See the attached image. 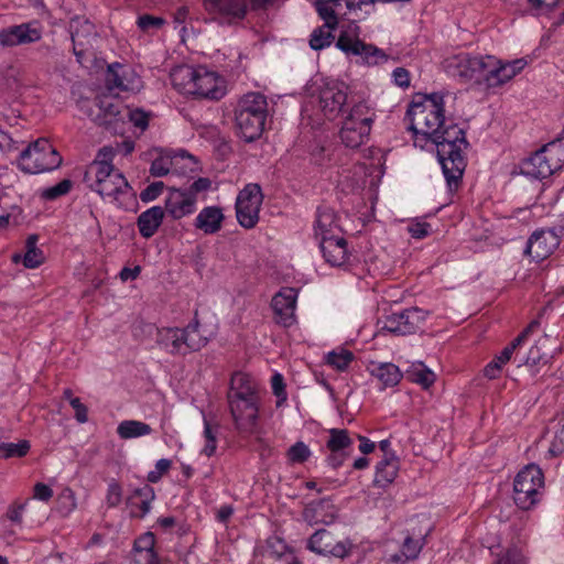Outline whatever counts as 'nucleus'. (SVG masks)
Segmentation results:
<instances>
[{"label": "nucleus", "mask_w": 564, "mask_h": 564, "mask_svg": "<svg viewBox=\"0 0 564 564\" xmlns=\"http://www.w3.org/2000/svg\"><path fill=\"white\" fill-rule=\"evenodd\" d=\"M117 68H121L119 64L110 65L107 70L106 83L109 89H128L127 85L123 83L120 74Z\"/></svg>", "instance_id": "6e6d98bb"}, {"label": "nucleus", "mask_w": 564, "mask_h": 564, "mask_svg": "<svg viewBox=\"0 0 564 564\" xmlns=\"http://www.w3.org/2000/svg\"><path fill=\"white\" fill-rule=\"evenodd\" d=\"M129 119L134 127L144 131L149 126V116L141 109H133L129 111Z\"/></svg>", "instance_id": "e2e57ef3"}, {"label": "nucleus", "mask_w": 564, "mask_h": 564, "mask_svg": "<svg viewBox=\"0 0 564 564\" xmlns=\"http://www.w3.org/2000/svg\"><path fill=\"white\" fill-rule=\"evenodd\" d=\"M354 104L348 102L347 87L343 83L326 84L319 91V108L328 120L343 117Z\"/></svg>", "instance_id": "f8f14e48"}, {"label": "nucleus", "mask_w": 564, "mask_h": 564, "mask_svg": "<svg viewBox=\"0 0 564 564\" xmlns=\"http://www.w3.org/2000/svg\"><path fill=\"white\" fill-rule=\"evenodd\" d=\"M209 341V337L200 330V324L195 317L185 327H164L158 330L156 343L171 355L185 356L199 351Z\"/></svg>", "instance_id": "39448f33"}, {"label": "nucleus", "mask_w": 564, "mask_h": 564, "mask_svg": "<svg viewBox=\"0 0 564 564\" xmlns=\"http://www.w3.org/2000/svg\"><path fill=\"white\" fill-rule=\"evenodd\" d=\"M398 470L399 462L394 455L384 457L376 466L375 485L378 487L388 486L395 479Z\"/></svg>", "instance_id": "72a5a7b5"}, {"label": "nucleus", "mask_w": 564, "mask_h": 564, "mask_svg": "<svg viewBox=\"0 0 564 564\" xmlns=\"http://www.w3.org/2000/svg\"><path fill=\"white\" fill-rule=\"evenodd\" d=\"M170 167L171 162L169 160L159 158L152 162L150 173L152 176L162 177L169 174Z\"/></svg>", "instance_id": "0e129e2a"}, {"label": "nucleus", "mask_w": 564, "mask_h": 564, "mask_svg": "<svg viewBox=\"0 0 564 564\" xmlns=\"http://www.w3.org/2000/svg\"><path fill=\"white\" fill-rule=\"evenodd\" d=\"M406 117L410 119L409 129L415 138L421 134L426 140L431 139L445 124L443 96L433 93L423 101H413L406 111Z\"/></svg>", "instance_id": "20e7f679"}, {"label": "nucleus", "mask_w": 564, "mask_h": 564, "mask_svg": "<svg viewBox=\"0 0 564 564\" xmlns=\"http://www.w3.org/2000/svg\"><path fill=\"white\" fill-rule=\"evenodd\" d=\"M326 448L329 452L350 451L352 452L354 441L345 429H330Z\"/></svg>", "instance_id": "e433bc0d"}, {"label": "nucleus", "mask_w": 564, "mask_h": 564, "mask_svg": "<svg viewBox=\"0 0 564 564\" xmlns=\"http://www.w3.org/2000/svg\"><path fill=\"white\" fill-rule=\"evenodd\" d=\"M152 433V427L141 421L124 420L117 426V434L121 440H131Z\"/></svg>", "instance_id": "c9c22d12"}, {"label": "nucleus", "mask_w": 564, "mask_h": 564, "mask_svg": "<svg viewBox=\"0 0 564 564\" xmlns=\"http://www.w3.org/2000/svg\"><path fill=\"white\" fill-rule=\"evenodd\" d=\"M69 33L73 42V52L82 63L86 54L94 47L97 39L95 25L85 17H74L69 21Z\"/></svg>", "instance_id": "f3484780"}, {"label": "nucleus", "mask_w": 564, "mask_h": 564, "mask_svg": "<svg viewBox=\"0 0 564 564\" xmlns=\"http://www.w3.org/2000/svg\"><path fill=\"white\" fill-rule=\"evenodd\" d=\"M319 247L325 258L333 267H340L348 259L347 240L340 236H327L319 240Z\"/></svg>", "instance_id": "bb28decb"}, {"label": "nucleus", "mask_w": 564, "mask_h": 564, "mask_svg": "<svg viewBox=\"0 0 564 564\" xmlns=\"http://www.w3.org/2000/svg\"><path fill=\"white\" fill-rule=\"evenodd\" d=\"M204 438L205 445L202 449V454L210 457L215 454L217 448V436L216 431H214L213 426L207 420L204 421Z\"/></svg>", "instance_id": "8fccbe9b"}, {"label": "nucleus", "mask_w": 564, "mask_h": 564, "mask_svg": "<svg viewBox=\"0 0 564 564\" xmlns=\"http://www.w3.org/2000/svg\"><path fill=\"white\" fill-rule=\"evenodd\" d=\"M261 399H247L242 401H229L228 406L236 430L240 434L252 435L259 426V412Z\"/></svg>", "instance_id": "ddd939ff"}, {"label": "nucleus", "mask_w": 564, "mask_h": 564, "mask_svg": "<svg viewBox=\"0 0 564 564\" xmlns=\"http://www.w3.org/2000/svg\"><path fill=\"white\" fill-rule=\"evenodd\" d=\"M154 546H155L154 534L152 532H145L142 535H140L138 539H135V541L133 543L132 551L156 553L154 551Z\"/></svg>", "instance_id": "5fc2aeb1"}, {"label": "nucleus", "mask_w": 564, "mask_h": 564, "mask_svg": "<svg viewBox=\"0 0 564 564\" xmlns=\"http://www.w3.org/2000/svg\"><path fill=\"white\" fill-rule=\"evenodd\" d=\"M436 144L437 158L451 193L456 192L462 184L466 161L463 151L468 147L465 131L452 119L431 137Z\"/></svg>", "instance_id": "f257e3e1"}, {"label": "nucleus", "mask_w": 564, "mask_h": 564, "mask_svg": "<svg viewBox=\"0 0 564 564\" xmlns=\"http://www.w3.org/2000/svg\"><path fill=\"white\" fill-rule=\"evenodd\" d=\"M195 88L192 96L198 99L220 100L226 95L224 79L203 66H199Z\"/></svg>", "instance_id": "aec40b11"}, {"label": "nucleus", "mask_w": 564, "mask_h": 564, "mask_svg": "<svg viewBox=\"0 0 564 564\" xmlns=\"http://www.w3.org/2000/svg\"><path fill=\"white\" fill-rule=\"evenodd\" d=\"M73 183L70 180H62L59 183H57L54 186L44 188L41 191V198L45 200H55L61 196H64L69 193L72 189Z\"/></svg>", "instance_id": "de8ad7c7"}, {"label": "nucleus", "mask_w": 564, "mask_h": 564, "mask_svg": "<svg viewBox=\"0 0 564 564\" xmlns=\"http://www.w3.org/2000/svg\"><path fill=\"white\" fill-rule=\"evenodd\" d=\"M551 337L542 336L530 348L525 358L519 360L518 367H524L532 378L544 375L554 358V349L551 348Z\"/></svg>", "instance_id": "2eb2a0df"}, {"label": "nucleus", "mask_w": 564, "mask_h": 564, "mask_svg": "<svg viewBox=\"0 0 564 564\" xmlns=\"http://www.w3.org/2000/svg\"><path fill=\"white\" fill-rule=\"evenodd\" d=\"M408 230L411 237L415 239H423L427 237L431 232V225L427 223H413L410 224Z\"/></svg>", "instance_id": "338daca9"}, {"label": "nucleus", "mask_w": 564, "mask_h": 564, "mask_svg": "<svg viewBox=\"0 0 564 564\" xmlns=\"http://www.w3.org/2000/svg\"><path fill=\"white\" fill-rule=\"evenodd\" d=\"M543 488L542 469L535 464H529L514 478L513 500L519 508L529 510L540 501Z\"/></svg>", "instance_id": "1a4fd4ad"}, {"label": "nucleus", "mask_w": 564, "mask_h": 564, "mask_svg": "<svg viewBox=\"0 0 564 564\" xmlns=\"http://www.w3.org/2000/svg\"><path fill=\"white\" fill-rule=\"evenodd\" d=\"M354 354L348 349H337L326 355V362L338 371H345L354 360Z\"/></svg>", "instance_id": "79ce46f5"}, {"label": "nucleus", "mask_w": 564, "mask_h": 564, "mask_svg": "<svg viewBox=\"0 0 564 564\" xmlns=\"http://www.w3.org/2000/svg\"><path fill=\"white\" fill-rule=\"evenodd\" d=\"M557 246V239L552 231L536 230L528 240L525 253L535 261L546 259Z\"/></svg>", "instance_id": "393cba45"}, {"label": "nucleus", "mask_w": 564, "mask_h": 564, "mask_svg": "<svg viewBox=\"0 0 564 564\" xmlns=\"http://www.w3.org/2000/svg\"><path fill=\"white\" fill-rule=\"evenodd\" d=\"M30 442L26 440L18 443H0V456L4 459L24 457L30 451Z\"/></svg>", "instance_id": "37998d69"}, {"label": "nucleus", "mask_w": 564, "mask_h": 564, "mask_svg": "<svg viewBox=\"0 0 564 564\" xmlns=\"http://www.w3.org/2000/svg\"><path fill=\"white\" fill-rule=\"evenodd\" d=\"M306 549L318 555L345 558L351 553L352 543L349 539L335 541L332 532L319 529L310 536Z\"/></svg>", "instance_id": "dca6fc26"}, {"label": "nucleus", "mask_w": 564, "mask_h": 564, "mask_svg": "<svg viewBox=\"0 0 564 564\" xmlns=\"http://www.w3.org/2000/svg\"><path fill=\"white\" fill-rule=\"evenodd\" d=\"M350 454V451L329 452L328 456L326 457V463L333 469H337L346 462Z\"/></svg>", "instance_id": "69168bd1"}, {"label": "nucleus", "mask_w": 564, "mask_h": 564, "mask_svg": "<svg viewBox=\"0 0 564 564\" xmlns=\"http://www.w3.org/2000/svg\"><path fill=\"white\" fill-rule=\"evenodd\" d=\"M62 156L46 139L30 143L19 156V169L24 173L37 174L57 169Z\"/></svg>", "instance_id": "6e6552de"}, {"label": "nucleus", "mask_w": 564, "mask_h": 564, "mask_svg": "<svg viewBox=\"0 0 564 564\" xmlns=\"http://www.w3.org/2000/svg\"><path fill=\"white\" fill-rule=\"evenodd\" d=\"M122 498V489L119 482L111 480L108 485L106 501L108 507L115 508L120 505Z\"/></svg>", "instance_id": "4d7b16f0"}, {"label": "nucleus", "mask_w": 564, "mask_h": 564, "mask_svg": "<svg viewBox=\"0 0 564 564\" xmlns=\"http://www.w3.org/2000/svg\"><path fill=\"white\" fill-rule=\"evenodd\" d=\"M340 229L336 221V214L334 209L327 206L318 207L315 220V235L319 238L327 236H337Z\"/></svg>", "instance_id": "473e14b6"}, {"label": "nucleus", "mask_w": 564, "mask_h": 564, "mask_svg": "<svg viewBox=\"0 0 564 564\" xmlns=\"http://www.w3.org/2000/svg\"><path fill=\"white\" fill-rule=\"evenodd\" d=\"M371 375L376 377L383 387H394L402 378L401 370L392 362H383L373 366Z\"/></svg>", "instance_id": "f704fd0d"}, {"label": "nucleus", "mask_w": 564, "mask_h": 564, "mask_svg": "<svg viewBox=\"0 0 564 564\" xmlns=\"http://www.w3.org/2000/svg\"><path fill=\"white\" fill-rule=\"evenodd\" d=\"M333 31L326 26V22L322 26L316 28L310 37V47L314 51L323 50L332 44L334 41Z\"/></svg>", "instance_id": "ea45409f"}, {"label": "nucleus", "mask_w": 564, "mask_h": 564, "mask_svg": "<svg viewBox=\"0 0 564 564\" xmlns=\"http://www.w3.org/2000/svg\"><path fill=\"white\" fill-rule=\"evenodd\" d=\"M171 465H172V462L170 459H166V458H161L156 462L155 464V469L154 470H151L149 474H148V481L151 482V484H156L161 477L169 471V469L171 468Z\"/></svg>", "instance_id": "bf43d9fd"}, {"label": "nucleus", "mask_w": 564, "mask_h": 564, "mask_svg": "<svg viewBox=\"0 0 564 564\" xmlns=\"http://www.w3.org/2000/svg\"><path fill=\"white\" fill-rule=\"evenodd\" d=\"M286 456L290 463L302 464L310 458L311 449L304 442L299 441L289 448Z\"/></svg>", "instance_id": "09e8293b"}, {"label": "nucleus", "mask_w": 564, "mask_h": 564, "mask_svg": "<svg viewBox=\"0 0 564 564\" xmlns=\"http://www.w3.org/2000/svg\"><path fill=\"white\" fill-rule=\"evenodd\" d=\"M527 65V62L523 58L514 59L512 62L502 63L500 59H498V79H499V86L506 84L510 79H512L514 76H517Z\"/></svg>", "instance_id": "a19ab883"}, {"label": "nucleus", "mask_w": 564, "mask_h": 564, "mask_svg": "<svg viewBox=\"0 0 564 564\" xmlns=\"http://www.w3.org/2000/svg\"><path fill=\"white\" fill-rule=\"evenodd\" d=\"M261 399L258 382L248 373L235 372L231 376L227 401Z\"/></svg>", "instance_id": "b1692460"}, {"label": "nucleus", "mask_w": 564, "mask_h": 564, "mask_svg": "<svg viewBox=\"0 0 564 564\" xmlns=\"http://www.w3.org/2000/svg\"><path fill=\"white\" fill-rule=\"evenodd\" d=\"M423 547V540H414L411 536H406L402 544L401 554H394L391 557V561L395 564H403L402 557L404 556L406 561L415 560L421 550Z\"/></svg>", "instance_id": "58836bf2"}, {"label": "nucleus", "mask_w": 564, "mask_h": 564, "mask_svg": "<svg viewBox=\"0 0 564 564\" xmlns=\"http://www.w3.org/2000/svg\"><path fill=\"white\" fill-rule=\"evenodd\" d=\"M478 54L459 53L445 59V70L453 77L464 83H474L476 79V66Z\"/></svg>", "instance_id": "5701e85b"}, {"label": "nucleus", "mask_w": 564, "mask_h": 564, "mask_svg": "<svg viewBox=\"0 0 564 564\" xmlns=\"http://www.w3.org/2000/svg\"><path fill=\"white\" fill-rule=\"evenodd\" d=\"M494 564H527L525 558L520 549L512 546L507 549L502 554L498 555Z\"/></svg>", "instance_id": "603ef678"}, {"label": "nucleus", "mask_w": 564, "mask_h": 564, "mask_svg": "<svg viewBox=\"0 0 564 564\" xmlns=\"http://www.w3.org/2000/svg\"><path fill=\"white\" fill-rule=\"evenodd\" d=\"M159 556L151 552H131V556L126 558L121 564H159Z\"/></svg>", "instance_id": "864d4df0"}, {"label": "nucleus", "mask_w": 564, "mask_h": 564, "mask_svg": "<svg viewBox=\"0 0 564 564\" xmlns=\"http://www.w3.org/2000/svg\"><path fill=\"white\" fill-rule=\"evenodd\" d=\"M271 388L274 395L281 400L286 399L284 378L281 373H274L271 378Z\"/></svg>", "instance_id": "774afa93"}, {"label": "nucleus", "mask_w": 564, "mask_h": 564, "mask_svg": "<svg viewBox=\"0 0 564 564\" xmlns=\"http://www.w3.org/2000/svg\"><path fill=\"white\" fill-rule=\"evenodd\" d=\"M425 316L417 307L406 308L399 313H392L382 321L381 330L395 336L415 334L424 324Z\"/></svg>", "instance_id": "4468645a"}, {"label": "nucleus", "mask_w": 564, "mask_h": 564, "mask_svg": "<svg viewBox=\"0 0 564 564\" xmlns=\"http://www.w3.org/2000/svg\"><path fill=\"white\" fill-rule=\"evenodd\" d=\"M44 261L43 251L40 250H26L23 257V264L25 268L34 269L41 265Z\"/></svg>", "instance_id": "680f3d73"}, {"label": "nucleus", "mask_w": 564, "mask_h": 564, "mask_svg": "<svg viewBox=\"0 0 564 564\" xmlns=\"http://www.w3.org/2000/svg\"><path fill=\"white\" fill-rule=\"evenodd\" d=\"M120 104L108 96H97L91 106L82 104V110L98 126L110 127L120 115Z\"/></svg>", "instance_id": "a211bd4d"}, {"label": "nucleus", "mask_w": 564, "mask_h": 564, "mask_svg": "<svg viewBox=\"0 0 564 564\" xmlns=\"http://www.w3.org/2000/svg\"><path fill=\"white\" fill-rule=\"evenodd\" d=\"M368 65H378L388 61V55L377 46L364 42L362 50H359V55Z\"/></svg>", "instance_id": "a18cd8bd"}, {"label": "nucleus", "mask_w": 564, "mask_h": 564, "mask_svg": "<svg viewBox=\"0 0 564 564\" xmlns=\"http://www.w3.org/2000/svg\"><path fill=\"white\" fill-rule=\"evenodd\" d=\"M224 220L225 215L220 207L207 206L196 216L194 227L204 235H215L221 229Z\"/></svg>", "instance_id": "c756f323"}, {"label": "nucleus", "mask_w": 564, "mask_h": 564, "mask_svg": "<svg viewBox=\"0 0 564 564\" xmlns=\"http://www.w3.org/2000/svg\"><path fill=\"white\" fill-rule=\"evenodd\" d=\"M564 163V145L550 142L519 164L520 173L533 180H543L558 171Z\"/></svg>", "instance_id": "0eeeda50"}, {"label": "nucleus", "mask_w": 564, "mask_h": 564, "mask_svg": "<svg viewBox=\"0 0 564 564\" xmlns=\"http://www.w3.org/2000/svg\"><path fill=\"white\" fill-rule=\"evenodd\" d=\"M165 24V20L161 17L150 14L140 15L137 20V25L143 32H153L160 30Z\"/></svg>", "instance_id": "3c124183"}, {"label": "nucleus", "mask_w": 564, "mask_h": 564, "mask_svg": "<svg viewBox=\"0 0 564 564\" xmlns=\"http://www.w3.org/2000/svg\"><path fill=\"white\" fill-rule=\"evenodd\" d=\"M539 327L540 322L538 319H533L508 346L503 348L500 355H498L491 362H489L485 367V376L489 379L497 378L501 370V367L511 359L514 350L520 345H522L528 339V337Z\"/></svg>", "instance_id": "412c9836"}, {"label": "nucleus", "mask_w": 564, "mask_h": 564, "mask_svg": "<svg viewBox=\"0 0 564 564\" xmlns=\"http://www.w3.org/2000/svg\"><path fill=\"white\" fill-rule=\"evenodd\" d=\"M406 379L422 386L424 389L430 388L435 381V375L423 362L413 364L405 371Z\"/></svg>", "instance_id": "4c0bfd02"}, {"label": "nucleus", "mask_w": 564, "mask_h": 564, "mask_svg": "<svg viewBox=\"0 0 564 564\" xmlns=\"http://www.w3.org/2000/svg\"><path fill=\"white\" fill-rule=\"evenodd\" d=\"M40 39L41 32L26 23L12 25L0 31V45L8 47L34 43Z\"/></svg>", "instance_id": "a878e982"}, {"label": "nucleus", "mask_w": 564, "mask_h": 564, "mask_svg": "<svg viewBox=\"0 0 564 564\" xmlns=\"http://www.w3.org/2000/svg\"><path fill=\"white\" fill-rule=\"evenodd\" d=\"M262 200V191L258 184H248L240 191L236 200V216L240 226L251 229L258 224Z\"/></svg>", "instance_id": "9b49d317"}, {"label": "nucleus", "mask_w": 564, "mask_h": 564, "mask_svg": "<svg viewBox=\"0 0 564 564\" xmlns=\"http://www.w3.org/2000/svg\"><path fill=\"white\" fill-rule=\"evenodd\" d=\"M163 188V182H153L140 193V199L143 203L152 202L161 195Z\"/></svg>", "instance_id": "052dcab7"}, {"label": "nucleus", "mask_w": 564, "mask_h": 564, "mask_svg": "<svg viewBox=\"0 0 564 564\" xmlns=\"http://www.w3.org/2000/svg\"><path fill=\"white\" fill-rule=\"evenodd\" d=\"M476 66V79L475 85L484 86L486 88L499 87V68L498 58L494 55H481L478 54Z\"/></svg>", "instance_id": "cd10ccee"}, {"label": "nucleus", "mask_w": 564, "mask_h": 564, "mask_svg": "<svg viewBox=\"0 0 564 564\" xmlns=\"http://www.w3.org/2000/svg\"><path fill=\"white\" fill-rule=\"evenodd\" d=\"M268 115V102L264 95L249 93L238 102L235 110L238 135L246 142L261 137Z\"/></svg>", "instance_id": "7ed1b4c3"}, {"label": "nucleus", "mask_w": 564, "mask_h": 564, "mask_svg": "<svg viewBox=\"0 0 564 564\" xmlns=\"http://www.w3.org/2000/svg\"><path fill=\"white\" fill-rule=\"evenodd\" d=\"M113 152L111 148H102L96 159L87 165L83 182L101 197H110L121 204V197L131 194V187L126 177L111 164Z\"/></svg>", "instance_id": "f03ea898"}, {"label": "nucleus", "mask_w": 564, "mask_h": 564, "mask_svg": "<svg viewBox=\"0 0 564 564\" xmlns=\"http://www.w3.org/2000/svg\"><path fill=\"white\" fill-rule=\"evenodd\" d=\"M346 12L349 14L358 15V12H364L365 14H369L368 10H365L367 7H373L376 0H344Z\"/></svg>", "instance_id": "13d9d810"}, {"label": "nucleus", "mask_w": 564, "mask_h": 564, "mask_svg": "<svg viewBox=\"0 0 564 564\" xmlns=\"http://www.w3.org/2000/svg\"><path fill=\"white\" fill-rule=\"evenodd\" d=\"M375 113L365 101L351 105L341 117L339 138L345 147L357 149L369 138Z\"/></svg>", "instance_id": "423d86ee"}, {"label": "nucleus", "mask_w": 564, "mask_h": 564, "mask_svg": "<svg viewBox=\"0 0 564 564\" xmlns=\"http://www.w3.org/2000/svg\"><path fill=\"white\" fill-rule=\"evenodd\" d=\"M198 74L199 67L181 65L172 69L170 77L174 88L181 94L193 95Z\"/></svg>", "instance_id": "7c9ffc66"}, {"label": "nucleus", "mask_w": 564, "mask_h": 564, "mask_svg": "<svg viewBox=\"0 0 564 564\" xmlns=\"http://www.w3.org/2000/svg\"><path fill=\"white\" fill-rule=\"evenodd\" d=\"M164 215L165 212L161 206H153L142 212L137 219L140 235L147 239L154 236L163 221Z\"/></svg>", "instance_id": "2f4dec72"}, {"label": "nucleus", "mask_w": 564, "mask_h": 564, "mask_svg": "<svg viewBox=\"0 0 564 564\" xmlns=\"http://www.w3.org/2000/svg\"><path fill=\"white\" fill-rule=\"evenodd\" d=\"M296 300L297 290L294 288H282L273 296L271 307L278 324L283 327H290L295 323Z\"/></svg>", "instance_id": "6ab92c4d"}, {"label": "nucleus", "mask_w": 564, "mask_h": 564, "mask_svg": "<svg viewBox=\"0 0 564 564\" xmlns=\"http://www.w3.org/2000/svg\"><path fill=\"white\" fill-rule=\"evenodd\" d=\"M315 10L318 17L326 22V26L336 30L341 19H347L350 14L346 12L344 0H315Z\"/></svg>", "instance_id": "c85d7f7f"}, {"label": "nucleus", "mask_w": 564, "mask_h": 564, "mask_svg": "<svg viewBox=\"0 0 564 564\" xmlns=\"http://www.w3.org/2000/svg\"><path fill=\"white\" fill-rule=\"evenodd\" d=\"M77 508L75 492L70 488H64L57 498V511L64 518L68 517Z\"/></svg>", "instance_id": "c03bdc74"}, {"label": "nucleus", "mask_w": 564, "mask_h": 564, "mask_svg": "<svg viewBox=\"0 0 564 564\" xmlns=\"http://www.w3.org/2000/svg\"><path fill=\"white\" fill-rule=\"evenodd\" d=\"M196 197L193 194L182 188H173L165 199L163 209L173 220H180L196 210Z\"/></svg>", "instance_id": "4be33fe9"}, {"label": "nucleus", "mask_w": 564, "mask_h": 564, "mask_svg": "<svg viewBox=\"0 0 564 564\" xmlns=\"http://www.w3.org/2000/svg\"><path fill=\"white\" fill-rule=\"evenodd\" d=\"M336 47L348 55H359V50H362L364 42L359 39H351L347 32H341L337 39Z\"/></svg>", "instance_id": "49530a36"}, {"label": "nucleus", "mask_w": 564, "mask_h": 564, "mask_svg": "<svg viewBox=\"0 0 564 564\" xmlns=\"http://www.w3.org/2000/svg\"><path fill=\"white\" fill-rule=\"evenodd\" d=\"M203 7L208 20L219 26L240 24L248 14V0H203Z\"/></svg>", "instance_id": "9d476101"}]
</instances>
